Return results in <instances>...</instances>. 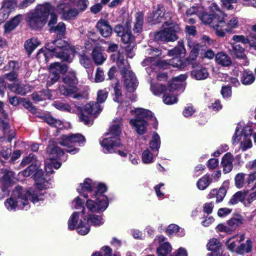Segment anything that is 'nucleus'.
Listing matches in <instances>:
<instances>
[{
	"mask_svg": "<svg viewBox=\"0 0 256 256\" xmlns=\"http://www.w3.org/2000/svg\"><path fill=\"white\" fill-rule=\"evenodd\" d=\"M94 184L89 178H86L83 183L80 184L77 191L84 198L91 196L92 198L87 200L86 205V208L92 212H101L104 211L108 206V198L102 194L106 190V186L100 183L97 186L96 191L94 193L92 188Z\"/></svg>",
	"mask_w": 256,
	"mask_h": 256,
	"instance_id": "f257e3e1",
	"label": "nucleus"
},
{
	"mask_svg": "<svg viewBox=\"0 0 256 256\" xmlns=\"http://www.w3.org/2000/svg\"><path fill=\"white\" fill-rule=\"evenodd\" d=\"M47 52H40L45 58L46 61H48L49 56H53L61 59L62 61L71 62L74 56L75 50L66 40L59 38L54 40L52 43L46 45Z\"/></svg>",
	"mask_w": 256,
	"mask_h": 256,
	"instance_id": "f03ea898",
	"label": "nucleus"
},
{
	"mask_svg": "<svg viewBox=\"0 0 256 256\" xmlns=\"http://www.w3.org/2000/svg\"><path fill=\"white\" fill-rule=\"evenodd\" d=\"M54 10V6L50 3L38 4L34 10L26 14L25 20L30 28L41 29L47 22L50 12Z\"/></svg>",
	"mask_w": 256,
	"mask_h": 256,
	"instance_id": "7ed1b4c3",
	"label": "nucleus"
},
{
	"mask_svg": "<svg viewBox=\"0 0 256 256\" xmlns=\"http://www.w3.org/2000/svg\"><path fill=\"white\" fill-rule=\"evenodd\" d=\"M214 8L216 10V14H220L219 18H215L214 30L216 35L218 37L223 38L226 32H230L232 30L238 26L239 22L238 18L231 16L227 18L228 16L222 12L216 3H212L210 7L212 10Z\"/></svg>",
	"mask_w": 256,
	"mask_h": 256,
	"instance_id": "20e7f679",
	"label": "nucleus"
},
{
	"mask_svg": "<svg viewBox=\"0 0 256 256\" xmlns=\"http://www.w3.org/2000/svg\"><path fill=\"white\" fill-rule=\"evenodd\" d=\"M80 213L74 212L70 217L68 222V228L74 230L76 228L78 233L81 235L87 234L90 230L88 222H90L94 226H98L104 222V219L100 216L96 214H89L85 216L83 220H80L78 224V219Z\"/></svg>",
	"mask_w": 256,
	"mask_h": 256,
	"instance_id": "39448f33",
	"label": "nucleus"
},
{
	"mask_svg": "<svg viewBox=\"0 0 256 256\" xmlns=\"http://www.w3.org/2000/svg\"><path fill=\"white\" fill-rule=\"evenodd\" d=\"M130 112L135 114L136 117L130 120V124L139 135H143L146 133L148 126V121L149 120L156 122L154 124V127L157 128V120L151 111L142 108H136Z\"/></svg>",
	"mask_w": 256,
	"mask_h": 256,
	"instance_id": "423d86ee",
	"label": "nucleus"
},
{
	"mask_svg": "<svg viewBox=\"0 0 256 256\" xmlns=\"http://www.w3.org/2000/svg\"><path fill=\"white\" fill-rule=\"evenodd\" d=\"M122 126V118L120 117L116 118L113 120L109 132L106 134L108 137L100 142L104 153L114 152V148L120 145V142L118 136L121 133Z\"/></svg>",
	"mask_w": 256,
	"mask_h": 256,
	"instance_id": "0eeeda50",
	"label": "nucleus"
},
{
	"mask_svg": "<svg viewBox=\"0 0 256 256\" xmlns=\"http://www.w3.org/2000/svg\"><path fill=\"white\" fill-rule=\"evenodd\" d=\"M38 193L32 188H30L27 191H24L21 187L18 186L14 190V198H15L16 201H18L19 203H21L22 206H18V209H26L29 208V200L34 203L38 202L40 201L44 200V194L40 193L38 196Z\"/></svg>",
	"mask_w": 256,
	"mask_h": 256,
	"instance_id": "6e6552de",
	"label": "nucleus"
},
{
	"mask_svg": "<svg viewBox=\"0 0 256 256\" xmlns=\"http://www.w3.org/2000/svg\"><path fill=\"white\" fill-rule=\"evenodd\" d=\"M186 50L184 48V42L179 40L178 45L174 48L169 50L168 54L170 56L174 58L170 60L168 62L166 60L156 61L157 66L165 68L164 66L168 64L174 68L183 69L186 66V64L180 58L184 57L186 56Z\"/></svg>",
	"mask_w": 256,
	"mask_h": 256,
	"instance_id": "1a4fd4ad",
	"label": "nucleus"
},
{
	"mask_svg": "<svg viewBox=\"0 0 256 256\" xmlns=\"http://www.w3.org/2000/svg\"><path fill=\"white\" fill-rule=\"evenodd\" d=\"M116 64L124 78V84L126 90L132 92L138 86V82L134 74L130 70L127 60H124L122 56L120 54L116 60Z\"/></svg>",
	"mask_w": 256,
	"mask_h": 256,
	"instance_id": "9d476101",
	"label": "nucleus"
},
{
	"mask_svg": "<svg viewBox=\"0 0 256 256\" xmlns=\"http://www.w3.org/2000/svg\"><path fill=\"white\" fill-rule=\"evenodd\" d=\"M187 74H183L172 79L164 96L163 101L164 104H172L177 102L178 98L176 96V93L180 90L183 91L184 90L183 82L187 78Z\"/></svg>",
	"mask_w": 256,
	"mask_h": 256,
	"instance_id": "9b49d317",
	"label": "nucleus"
},
{
	"mask_svg": "<svg viewBox=\"0 0 256 256\" xmlns=\"http://www.w3.org/2000/svg\"><path fill=\"white\" fill-rule=\"evenodd\" d=\"M15 136L14 130L10 129V126L6 124L0 120V160L1 162H2V158L6 160L12 154V150L10 148H6L2 145L10 142Z\"/></svg>",
	"mask_w": 256,
	"mask_h": 256,
	"instance_id": "f8f14e48",
	"label": "nucleus"
},
{
	"mask_svg": "<svg viewBox=\"0 0 256 256\" xmlns=\"http://www.w3.org/2000/svg\"><path fill=\"white\" fill-rule=\"evenodd\" d=\"M76 108L79 115L80 121L86 126L92 125L93 123V120L90 116H94L95 118L96 117L102 110L99 104L94 102L86 104L83 108L79 106H76Z\"/></svg>",
	"mask_w": 256,
	"mask_h": 256,
	"instance_id": "ddd939ff",
	"label": "nucleus"
},
{
	"mask_svg": "<svg viewBox=\"0 0 256 256\" xmlns=\"http://www.w3.org/2000/svg\"><path fill=\"white\" fill-rule=\"evenodd\" d=\"M252 129L250 126H246L242 128L241 126L238 125L236 129L235 134L233 137L232 143L236 145L240 142V149L242 152L252 147L250 136Z\"/></svg>",
	"mask_w": 256,
	"mask_h": 256,
	"instance_id": "4468645a",
	"label": "nucleus"
},
{
	"mask_svg": "<svg viewBox=\"0 0 256 256\" xmlns=\"http://www.w3.org/2000/svg\"><path fill=\"white\" fill-rule=\"evenodd\" d=\"M46 152L49 154V158L45 162V170L48 174L54 172L53 167L56 169L60 168L61 164L56 160L64 154V152L59 147L53 144H50L46 148Z\"/></svg>",
	"mask_w": 256,
	"mask_h": 256,
	"instance_id": "2eb2a0df",
	"label": "nucleus"
},
{
	"mask_svg": "<svg viewBox=\"0 0 256 256\" xmlns=\"http://www.w3.org/2000/svg\"><path fill=\"white\" fill-rule=\"evenodd\" d=\"M88 2V0H79L74 5L65 6L64 9H58L62 14V18L64 20H70L76 18L78 14L84 12L87 8Z\"/></svg>",
	"mask_w": 256,
	"mask_h": 256,
	"instance_id": "dca6fc26",
	"label": "nucleus"
},
{
	"mask_svg": "<svg viewBox=\"0 0 256 256\" xmlns=\"http://www.w3.org/2000/svg\"><path fill=\"white\" fill-rule=\"evenodd\" d=\"M85 142L84 138L80 134H76L70 136L64 135L58 140V143L61 146H67L66 152L71 154H75L78 152L77 148H72L73 146H83Z\"/></svg>",
	"mask_w": 256,
	"mask_h": 256,
	"instance_id": "f3484780",
	"label": "nucleus"
},
{
	"mask_svg": "<svg viewBox=\"0 0 256 256\" xmlns=\"http://www.w3.org/2000/svg\"><path fill=\"white\" fill-rule=\"evenodd\" d=\"M164 25L168 27L155 32L154 34V40L164 42H174L178 40L177 34L180 31L179 26L170 22H165Z\"/></svg>",
	"mask_w": 256,
	"mask_h": 256,
	"instance_id": "a211bd4d",
	"label": "nucleus"
},
{
	"mask_svg": "<svg viewBox=\"0 0 256 256\" xmlns=\"http://www.w3.org/2000/svg\"><path fill=\"white\" fill-rule=\"evenodd\" d=\"M172 16L171 12H166L162 4H159L154 8L152 12L148 14L147 20L152 24H156L165 22H169Z\"/></svg>",
	"mask_w": 256,
	"mask_h": 256,
	"instance_id": "6ab92c4d",
	"label": "nucleus"
},
{
	"mask_svg": "<svg viewBox=\"0 0 256 256\" xmlns=\"http://www.w3.org/2000/svg\"><path fill=\"white\" fill-rule=\"evenodd\" d=\"M64 82L66 85V88L64 86L59 87L60 91L62 94L66 96H70L75 93L77 90L76 84L78 80L74 72H68L63 78Z\"/></svg>",
	"mask_w": 256,
	"mask_h": 256,
	"instance_id": "aec40b11",
	"label": "nucleus"
},
{
	"mask_svg": "<svg viewBox=\"0 0 256 256\" xmlns=\"http://www.w3.org/2000/svg\"><path fill=\"white\" fill-rule=\"evenodd\" d=\"M46 174L44 176V172L42 169H39L36 170V172L34 174V180L35 182V186L36 190L32 188L36 192V193H42L43 194H44L40 190L44 189H46L49 187V182L48 180L47 177V175L51 174L50 173H48L46 172ZM39 194L36 196L38 197Z\"/></svg>",
	"mask_w": 256,
	"mask_h": 256,
	"instance_id": "412c9836",
	"label": "nucleus"
},
{
	"mask_svg": "<svg viewBox=\"0 0 256 256\" xmlns=\"http://www.w3.org/2000/svg\"><path fill=\"white\" fill-rule=\"evenodd\" d=\"M49 70L50 80L48 82L47 85L50 86L58 80L60 74L64 73L68 70V66L64 64L54 62L50 65Z\"/></svg>",
	"mask_w": 256,
	"mask_h": 256,
	"instance_id": "4be33fe9",
	"label": "nucleus"
},
{
	"mask_svg": "<svg viewBox=\"0 0 256 256\" xmlns=\"http://www.w3.org/2000/svg\"><path fill=\"white\" fill-rule=\"evenodd\" d=\"M122 41L125 44H128L126 46V50L128 56L130 58H132L134 54L132 52V50L135 46L134 38L130 32H126L121 36Z\"/></svg>",
	"mask_w": 256,
	"mask_h": 256,
	"instance_id": "5701e85b",
	"label": "nucleus"
},
{
	"mask_svg": "<svg viewBox=\"0 0 256 256\" xmlns=\"http://www.w3.org/2000/svg\"><path fill=\"white\" fill-rule=\"evenodd\" d=\"M212 6V4L210 6L209 8L211 12L210 14H208L207 12H204V9L203 8V12L199 14L198 17L200 20L205 24L210 25L212 27L214 28V23H215V18H219L220 14L218 16L216 14V10L214 8H212V10H211L210 7Z\"/></svg>",
	"mask_w": 256,
	"mask_h": 256,
	"instance_id": "b1692460",
	"label": "nucleus"
},
{
	"mask_svg": "<svg viewBox=\"0 0 256 256\" xmlns=\"http://www.w3.org/2000/svg\"><path fill=\"white\" fill-rule=\"evenodd\" d=\"M8 88L16 94L24 96L31 90L28 84H13L8 86Z\"/></svg>",
	"mask_w": 256,
	"mask_h": 256,
	"instance_id": "393cba45",
	"label": "nucleus"
},
{
	"mask_svg": "<svg viewBox=\"0 0 256 256\" xmlns=\"http://www.w3.org/2000/svg\"><path fill=\"white\" fill-rule=\"evenodd\" d=\"M96 28L101 35L104 38L110 36L112 33V28L108 22L104 20H99L97 23Z\"/></svg>",
	"mask_w": 256,
	"mask_h": 256,
	"instance_id": "a878e982",
	"label": "nucleus"
},
{
	"mask_svg": "<svg viewBox=\"0 0 256 256\" xmlns=\"http://www.w3.org/2000/svg\"><path fill=\"white\" fill-rule=\"evenodd\" d=\"M16 2L15 0H4L3 5L0 10V15L2 14V20L8 18L11 10L16 6Z\"/></svg>",
	"mask_w": 256,
	"mask_h": 256,
	"instance_id": "bb28decb",
	"label": "nucleus"
},
{
	"mask_svg": "<svg viewBox=\"0 0 256 256\" xmlns=\"http://www.w3.org/2000/svg\"><path fill=\"white\" fill-rule=\"evenodd\" d=\"M209 76L208 68L202 66L196 68L192 72V76L198 80H206Z\"/></svg>",
	"mask_w": 256,
	"mask_h": 256,
	"instance_id": "cd10ccee",
	"label": "nucleus"
},
{
	"mask_svg": "<svg viewBox=\"0 0 256 256\" xmlns=\"http://www.w3.org/2000/svg\"><path fill=\"white\" fill-rule=\"evenodd\" d=\"M215 60L216 64L222 66H229L232 63L230 57L222 52H218L216 54Z\"/></svg>",
	"mask_w": 256,
	"mask_h": 256,
	"instance_id": "c85d7f7f",
	"label": "nucleus"
},
{
	"mask_svg": "<svg viewBox=\"0 0 256 256\" xmlns=\"http://www.w3.org/2000/svg\"><path fill=\"white\" fill-rule=\"evenodd\" d=\"M233 156L230 153H226L222 158V164L224 173L230 172L232 168Z\"/></svg>",
	"mask_w": 256,
	"mask_h": 256,
	"instance_id": "c756f323",
	"label": "nucleus"
},
{
	"mask_svg": "<svg viewBox=\"0 0 256 256\" xmlns=\"http://www.w3.org/2000/svg\"><path fill=\"white\" fill-rule=\"evenodd\" d=\"M144 13L141 12H136L134 15V24L133 30L134 32H142L144 24Z\"/></svg>",
	"mask_w": 256,
	"mask_h": 256,
	"instance_id": "7c9ffc66",
	"label": "nucleus"
},
{
	"mask_svg": "<svg viewBox=\"0 0 256 256\" xmlns=\"http://www.w3.org/2000/svg\"><path fill=\"white\" fill-rule=\"evenodd\" d=\"M232 40L236 42H242L244 44H248L250 48L256 50V44L254 42L253 39L250 38L248 34L246 37L243 35H234L232 36Z\"/></svg>",
	"mask_w": 256,
	"mask_h": 256,
	"instance_id": "2f4dec72",
	"label": "nucleus"
},
{
	"mask_svg": "<svg viewBox=\"0 0 256 256\" xmlns=\"http://www.w3.org/2000/svg\"><path fill=\"white\" fill-rule=\"evenodd\" d=\"M52 105L58 110L62 111L68 112H77V110L75 104H72V106L60 102H55Z\"/></svg>",
	"mask_w": 256,
	"mask_h": 256,
	"instance_id": "473e14b6",
	"label": "nucleus"
},
{
	"mask_svg": "<svg viewBox=\"0 0 256 256\" xmlns=\"http://www.w3.org/2000/svg\"><path fill=\"white\" fill-rule=\"evenodd\" d=\"M52 94L48 90H44L42 92H34L32 94V98L35 102H39L45 100L46 99H50Z\"/></svg>",
	"mask_w": 256,
	"mask_h": 256,
	"instance_id": "72a5a7b5",
	"label": "nucleus"
},
{
	"mask_svg": "<svg viewBox=\"0 0 256 256\" xmlns=\"http://www.w3.org/2000/svg\"><path fill=\"white\" fill-rule=\"evenodd\" d=\"M188 46L190 48H192L190 53L189 58L190 60H195L198 56L201 47L200 44L190 41L189 39H188Z\"/></svg>",
	"mask_w": 256,
	"mask_h": 256,
	"instance_id": "f704fd0d",
	"label": "nucleus"
},
{
	"mask_svg": "<svg viewBox=\"0 0 256 256\" xmlns=\"http://www.w3.org/2000/svg\"><path fill=\"white\" fill-rule=\"evenodd\" d=\"M207 248L208 250L216 253V254L222 252L221 244L216 238H212L209 241L207 244Z\"/></svg>",
	"mask_w": 256,
	"mask_h": 256,
	"instance_id": "c9c22d12",
	"label": "nucleus"
},
{
	"mask_svg": "<svg viewBox=\"0 0 256 256\" xmlns=\"http://www.w3.org/2000/svg\"><path fill=\"white\" fill-rule=\"evenodd\" d=\"M160 146V136L156 132H154L152 134V139L150 142V146L152 150H155L156 152V154L155 156H156L158 154V150Z\"/></svg>",
	"mask_w": 256,
	"mask_h": 256,
	"instance_id": "e433bc0d",
	"label": "nucleus"
},
{
	"mask_svg": "<svg viewBox=\"0 0 256 256\" xmlns=\"http://www.w3.org/2000/svg\"><path fill=\"white\" fill-rule=\"evenodd\" d=\"M40 44V41L36 38H33L26 41L24 44V47L28 52L30 54Z\"/></svg>",
	"mask_w": 256,
	"mask_h": 256,
	"instance_id": "4c0bfd02",
	"label": "nucleus"
},
{
	"mask_svg": "<svg viewBox=\"0 0 256 256\" xmlns=\"http://www.w3.org/2000/svg\"><path fill=\"white\" fill-rule=\"evenodd\" d=\"M22 204L18 201H16L14 198V191L12 197L8 198L4 202V206L8 210H15L18 208V206H22Z\"/></svg>",
	"mask_w": 256,
	"mask_h": 256,
	"instance_id": "58836bf2",
	"label": "nucleus"
},
{
	"mask_svg": "<svg viewBox=\"0 0 256 256\" xmlns=\"http://www.w3.org/2000/svg\"><path fill=\"white\" fill-rule=\"evenodd\" d=\"M211 182L212 180L210 179V175L207 174L198 180L196 186L199 190H204L208 186Z\"/></svg>",
	"mask_w": 256,
	"mask_h": 256,
	"instance_id": "ea45409f",
	"label": "nucleus"
},
{
	"mask_svg": "<svg viewBox=\"0 0 256 256\" xmlns=\"http://www.w3.org/2000/svg\"><path fill=\"white\" fill-rule=\"evenodd\" d=\"M172 250V246L168 242H165L162 244L157 249L158 256H167Z\"/></svg>",
	"mask_w": 256,
	"mask_h": 256,
	"instance_id": "a19ab883",
	"label": "nucleus"
},
{
	"mask_svg": "<svg viewBox=\"0 0 256 256\" xmlns=\"http://www.w3.org/2000/svg\"><path fill=\"white\" fill-rule=\"evenodd\" d=\"M172 250V246L168 242H165L162 244L157 249L158 256H167Z\"/></svg>",
	"mask_w": 256,
	"mask_h": 256,
	"instance_id": "79ce46f5",
	"label": "nucleus"
},
{
	"mask_svg": "<svg viewBox=\"0 0 256 256\" xmlns=\"http://www.w3.org/2000/svg\"><path fill=\"white\" fill-rule=\"evenodd\" d=\"M92 57L95 64L97 65L102 64L106 60V56L100 50H94Z\"/></svg>",
	"mask_w": 256,
	"mask_h": 256,
	"instance_id": "37998d69",
	"label": "nucleus"
},
{
	"mask_svg": "<svg viewBox=\"0 0 256 256\" xmlns=\"http://www.w3.org/2000/svg\"><path fill=\"white\" fill-rule=\"evenodd\" d=\"M50 30L58 36L62 37L65 34L66 26L64 22H60L56 26L52 27Z\"/></svg>",
	"mask_w": 256,
	"mask_h": 256,
	"instance_id": "c03bdc74",
	"label": "nucleus"
},
{
	"mask_svg": "<svg viewBox=\"0 0 256 256\" xmlns=\"http://www.w3.org/2000/svg\"><path fill=\"white\" fill-rule=\"evenodd\" d=\"M148 50L149 52L148 54H151L152 56L148 58L146 60H144L142 62V64L143 66H146L147 64L146 63L148 62H150V63H152V64H155V62L154 61V59L155 56H159L161 55L162 52L160 50H159L158 48H154V49H148Z\"/></svg>",
	"mask_w": 256,
	"mask_h": 256,
	"instance_id": "a18cd8bd",
	"label": "nucleus"
},
{
	"mask_svg": "<svg viewBox=\"0 0 256 256\" xmlns=\"http://www.w3.org/2000/svg\"><path fill=\"white\" fill-rule=\"evenodd\" d=\"M254 80L255 78L251 72H243L241 78V82L243 84H250L254 82Z\"/></svg>",
	"mask_w": 256,
	"mask_h": 256,
	"instance_id": "49530a36",
	"label": "nucleus"
},
{
	"mask_svg": "<svg viewBox=\"0 0 256 256\" xmlns=\"http://www.w3.org/2000/svg\"><path fill=\"white\" fill-rule=\"evenodd\" d=\"M246 194V192H238L230 198L229 203L230 204L234 205L238 203L239 202L244 201Z\"/></svg>",
	"mask_w": 256,
	"mask_h": 256,
	"instance_id": "de8ad7c7",
	"label": "nucleus"
},
{
	"mask_svg": "<svg viewBox=\"0 0 256 256\" xmlns=\"http://www.w3.org/2000/svg\"><path fill=\"white\" fill-rule=\"evenodd\" d=\"M232 48L234 54L237 58L244 59L246 58L244 49L240 44H232Z\"/></svg>",
	"mask_w": 256,
	"mask_h": 256,
	"instance_id": "09e8293b",
	"label": "nucleus"
},
{
	"mask_svg": "<svg viewBox=\"0 0 256 256\" xmlns=\"http://www.w3.org/2000/svg\"><path fill=\"white\" fill-rule=\"evenodd\" d=\"M252 250V242L250 240H248L246 244H241L240 246L236 249V252L239 254L248 253Z\"/></svg>",
	"mask_w": 256,
	"mask_h": 256,
	"instance_id": "8fccbe9b",
	"label": "nucleus"
},
{
	"mask_svg": "<svg viewBox=\"0 0 256 256\" xmlns=\"http://www.w3.org/2000/svg\"><path fill=\"white\" fill-rule=\"evenodd\" d=\"M244 221V219L242 216H238L236 218H230L228 221V224L230 225V228L234 230L237 226L242 224Z\"/></svg>",
	"mask_w": 256,
	"mask_h": 256,
	"instance_id": "3c124183",
	"label": "nucleus"
},
{
	"mask_svg": "<svg viewBox=\"0 0 256 256\" xmlns=\"http://www.w3.org/2000/svg\"><path fill=\"white\" fill-rule=\"evenodd\" d=\"M45 120L46 123L52 126H54L59 129H62L63 128V124L62 121L55 119L51 116L46 117Z\"/></svg>",
	"mask_w": 256,
	"mask_h": 256,
	"instance_id": "603ef678",
	"label": "nucleus"
},
{
	"mask_svg": "<svg viewBox=\"0 0 256 256\" xmlns=\"http://www.w3.org/2000/svg\"><path fill=\"white\" fill-rule=\"evenodd\" d=\"M79 59L80 64L85 68H88L91 66L92 60L84 53L79 54Z\"/></svg>",
	"mask_w": 256,
	"mask_h": 256,
	"instance_id": "864d4df0",
	"label": "nucleus"
},
{
	"mask_svg": "<svg viewBox=\"0 0 256 256\" xmlns=\"http://www.w3.org/2000/svg\"><path fill=\"white\" fill-rule=\"evenodd\" d=\"M142 158L144 164H150L154 162V156L148 150H146L142 152Z\"/></svg>",
	"mask_w": 256,
	"mask_h": 256,
	"instance_id": "5fc2aeb1",
	"label": "nucleus"
},
{
	"mask_svg": "<svg viewBox=\"0 0 256 256\" xmlns=\"http://www.w3.org/2000/svg\"><path fill=\"white\" fill-rule=\"evenodd\" d=\"M150 89L152 93L156 96H159L163 92L165 93L167 90L164 86L159 84H152Z\"/></svg>",
	"mask_w": 256,
	"mask_h": 256,
	"instance_id": "6e6d98bb",
	"label": "nucleus"
},
{
	"mask_svg": "<svg viewBox=\"0 0 256 256\" xmlns=\"http://www.w3.org/2000/svg\"><path fill=\"white\" fill-rule=\"evenodd\" d=\"M245 174L243 173L237 174L235 177V185L238 188H242L244 184Z\"/></svg>",
	"mask_w": 256,
	"mask_h": 256,
	"instance_id": "4d7b16f0",
	"label": "nucleus"
},
{
	"mask_svg": "<svg viewBox=\"0 0 256 256\" xmlns=\"http://www.w3.org/2000/svg\"><path fill=\"white\" fill-rule=\"evenodd\" d=\"M203 12V7L201 6H193L186 10L187 15L196 14L198 16Z\"/></svg>",
	"mask_w": 256,
	"mask_h": 256,
	"instance_id": "13d9d810",
	"label": "nucleus"
},
{
	"mask_svg": "<svg viewBox=\"0 0 256 256\" xmlns=\"http://www.w3.org/2000/svg\"><path fill=\"white\" fill-rule=\"evenodd\" d=\"M108 97V92L104 90H101L98 91L97 94L98 103L104 102Z\"/></svg>",
	"mask_w": 256,
	"mask_h": 256,
	"instance_id": "bf43d9fd",
	"label": "nucleus"
},
{
	"mask_svg": "<svg viewBox=\"0 0 256 256\" xmlns=\"http://www.w3.org/2000/svg\"><path fill=\"white\" fill-rule=\"evenodd\" d=\"M39 169L36 168V166H33L32 164L27 168L26 170H23L22 172V174L24 176L28 177L32 174L34 172H36Z\"/></svg>",
	"mask_w": 256,
	"mask_h": 256,
	"instance_id": "052dcab7",
	"label": "nucleus"
},
{
	"mask_svg": "<svg viewBox=\"0 0 256 256\" xmlns=\"http://www.w3.org/2000/svg\"><path fill=\"white\" fill-rule=\"evenodd\" d=\"M200 54L202 58H208V60H212L216 56L214 51L210 49L200 52Z\"/></svg>",
	"mask_w": 256,
	"mask_h": 256,
	"instance_id": "680f3d73",
	"label": "nucleus"
},
{
	"mask_svg": "<svg viewBox=\"0 0 256 256\" xmlns=\"http://www.w3.org/2000/svg\"><path fill=\"white\" fill-rule=\"evenodd\" d=\"M179 230V226L175 224H171L169 225L166 232L168 236L173 235L176 234Z\"/></svg>",
	"mask_w": 256,
	"mask_h": 256,
	"instance_id": "e2e57ef3",
	"label": "nucleus"
},
{
	"mask_svg": "<svg viewBox=\"0 0 256 256\" xmlns=\"http://www.w3.org/2000/svg\"><path fill=\"white\" fill-rule=\"evenodd\" d=\"M104 78L103 70L100 68H98L96 72L95 82H101L104 80Z\"/></svg>",
	"mask_w": 256,
	"mask_h": 256,
	"instance_id": "0e129e2a",
	"label": "nucleus"
},
{
	"mask_svg": "<svg viewBox=\"0 0 256 256\" xmlns=\"http://www.w3.org/2000/svg\"><path fill=\"white\" fill-rule=\"evenodd\" d=\"M236 238V237H232L230 238L228 240H227L226 242V244L228 246V248L230 250H234L236 248V241H235L234 240Z\"/></svg>",
	"mask_w": 256,
	"mask_h": 256,
	"instance_id": "69168bd1",
	"label": "nucleus"
},
{
	"mask_svg": "<svg viewBox=\"0 0 256 256\" xmlns=\"http://www.w3.org/2000/svg\"><path fill=\"white\" fill-rule=\"evenodd\" d=\"M226 194V191L224 188H220L216 192V202H221L224 197L225 196Z\"/></svg>",
	"mask_w": 256,
	"mask_h": 256,
	"instance_id": "338daca9",
	"label": "nucleus"
},
{
	"mask_svg": "<svg viewBox=\"0 0 256 256\" xmlns=\"http://www.w3.org/2000/svg\"><path fill=\"white\" fill-rule=\"evenodd\" d=\"M221 94L224 98H228L231 96L232 90L230 86H222L221 90Z\"/></svg>",
	"mask_w": 256,
	"mask_h": 256,
	"instance_id": "774afa93",
	"label": "nucleus"
}]
</instances>
